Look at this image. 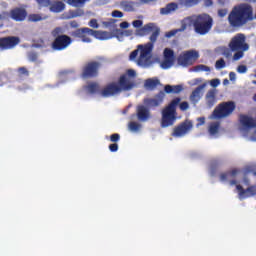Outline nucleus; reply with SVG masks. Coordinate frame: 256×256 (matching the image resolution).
Listing matches in <instances>:
<instances>
[{
    "instance_id": "1",
    "label": "nucleus",
    "mask_w": 256,
    "mask_h": 256,
    "mask_svg": "<svg viewBox=\"0 0 256 256\" xmlns=\"http://www.w3.org/2000/svg\"><path fill=\"white\" fill-rule=\"evenodd\" d=\"M150 33H152L149 37L150 42L145 45H138V49L132 51L129 56L130 60L133 61L134 59H137V55H139L140 51L137 63L141 66L149 63V55H151V51H153V47L155 43H157L159 35H161V28H159L155 23H148L136 31V35H138V37H145Z\"/></svg>"
},
{
    "instance_id": "2",
    "label": "nucleus",
    "mask_w": 256,
    "mask_h": 256,
    "mask_svg": "<svg viewBox=\"0 0 256 256\" xmlns=\"http://www.w3.org/2000/svg\"><path fill=\"white\" fill-rule=\"evenodd\" d=\"M249 21H253V6L249 4H240L234 6L228 15V22L230 27H243Z\"/></svg>"
},
{
    "instance_id": "3",
    "label": "nucleus",
    "mask_w": 256,
    "mask_h": 256,
    "mask_svg": "<svg viewBox=\"0 0 256 256\" xmlns=\"http://www.w3.org/2000/svg\"><path fill=\"white\" fill-rule=\"evenodd\" d=\"M71 37L80 39L83 43H91L90 37H95L99 41H108V39H113V33L84 27L71 32Z\"/></svg>"
},
{
    "instance_id": "4",
    "label": "nucleus",
    "mask_w": 256,
    "mask_h": 256,
    "mask_svg": "<svg viewBox=\"0 0 256 256\" xmlns=\"http://www.w3.org/2000/svg\"><path fill=\"white\" fill-rule=\"evenodd\" d=\"M181 103V98H174L167 106L162 110L161 127H173L175 121H177V107Z\"/></svg>"
},
{
    "instance_id": "5",
    "label": "nucleus",
    "mask_w": 256,
    "mask_h": 256,
    "mask_svg": "<svg viewBox=\"0 0 256 256\" xmlns=\"http://www.w3.org/2000/svg\"><path fill=\"white\" fill-rule=\"evenodd\" d=\"M63 33L64 30L62 27H56L52 30L51 35L55 38L52 42L53 51H64V49H67L73 43L71 37Z\"/></svg>"
},
{
    "instance_id": "6",
    "label": "nucleus",
    "mask_w": 256,
    "mask_h": 256,
    "mask_svg": "<svg viewBox=\"0 0 256 256\" xmlns=\"http://www.w3.org/2000/svg\"><path fill=\"white\" fill-rule=\"evenodd\" d=\"M236 108L237 105L233 101L222 102L215 107L210 119H227L233 115Z\"/></svg>"
},
{
    "instance_id": "7",
    "label": "nucleus",
    "mask_w": 256,
    "mask_h": 256,
    "mask_svg": "<svg viewBox=\"0 0 256 256\" xmlns=\"http://www.w3.org/2000/svg\"><path fill=\"white\" fill-rule=\"evenodd\" d=\"M193 28L197 35H207L213 28V18L207 14L199 15L193 21Z\"/></svg>"
},
{
    "instance_id": "8",
    "label": "nucleus",
    "mask_w": 256,
    "mask_h": 256,
    "mask_svg": "<svg viewBox=\"0 0 256 256\" xmlns=\"http://www.w3.org/2000/svg\"><path fill=\"white\" fill-rule=\"evenodd\" d=\"M137 77V72L133 69H128L125 74H122L117 82L118 87L120 88V93L122 91H131L137 87L135 78Z\"/></svg>"
},
{
    "instance_id": "9",
    "label": "nucleus",
    "mask_w": 256,
    "mask_h": 256,
    "mask_svg": "<svg viewBox=\"0 0 256 256\" xmlns=\"http://www.w3.org/2000/svg\"><path fill=\"white\" fill-rule=\"evenodd\" d=\"M99 69H101V62H88L83 66L80 77L82 79H93L99 75Z\"/></svg>"
},
{
    "instance_id": "10",
    "label": "nucleus",
    "mask_w": 256,
    "mask_h": 256,
    "mask_svg": "<svg viewBox=\"0 0 256 256\" xmlns=\"http://www.w3.org/2000/svg\"><path fill=\"white\" fill-rule=\"evenodd\" d=\"M245 35L244 34H236L228 44V47L231 51H248L249 44L245 43Z\"/></svg>"
},
{
    "instance_id": "11",
    "label": "nucleus",
    "mask_w": 256,
    "mask_h": 256,
    "mask_svg": "<svg viewBox=\"0 0 256 256\" xmlns=\"http://www.w3.org/2000/svg\"><path fill=\"white\" fill-rule=\"evenodd\" d=\"M19 43H21V38L17 36L2 37L0 38V49L1 51H9V49H15Z\"/></svg>"
},
{
    "instance_id": "12",
    "label": "nucleus",
    "mask_w": 256,
    "mask_h": 256,
    "mask_svg": "<svg viewBox=\"0 0 256 256\" xmlns=\"http://www.w3.org/2000/svg\"><path fill=\"white\" fill-rule=\"evenodd\" d=\"M191 129H193V122H191V120H185L178 126L174 127L172 137H185V135H187Z\"/></svg>"
},
{
    "instance_id": "13",
    "label": "nucleus",
    "mask_w": 256,
    "mask_h": 256,
    "mask_svg": "<svg viewBox=\"0 0 256 256\" xmlns=\"http://www.w3.org/2000/svg\"><path fill=\"white\" fill-rule=\"evenodd\" d=\"M121 93V89L117 82H112L107 84L102 90H100L101 97H115V95H119Z\"/></svg>"
},
{
    "instance_id": "14",
    "label": "nucleus",
    "mask_w": 256,
    "mask_h": 256,
    "mask_svg": "<svg viewBox=\"0 0 256 256\" xmlns=\"http://www.w3.org/2000/svg\"><path fill=\"white\" fill-rule=\"evenodd\" d=\"M197 59H199V52L190 50L178 57V63L185 67L187 65H191V61H197Z\"/></svg>"
},
{
    "instance_id": "15",
    "label": "nucleus",
    "mask_w": 256,
    "mask_h": 256,
    "mask_svg": "<svg viewBox=\"0 0 256 256\" xmlns=\"http://www.w3.org/2000/svg\"><path fill=\"white\" fill-rule=\"evenodd\" d=\"M163 101H165V91L160 90L154 98H146L144 99L145 105L147 107L153 108V107H159L160 105H163Z\"/></svg>"
},
{
    "instance_id": "16",
    "label": "nucleus",
    "mask_w": 256,
    "mask_h": 256,
    "mask_svg": "<svg viewBox=\"0 0 256 256\" xmlns=\"http://www.w3.org/2000/svg\"><path fill=\"white\" fill-rule=\"evenodd\" d=\"M136 117L138 121L145 123V121H149V119H151V110L149 107L140 104L136 107Z\"/></svg>"
},
{
    "instance_id": "17",
    "label": "nucleus",
    "mask_w": 256,
    "mask_h": 256,
    "mask_svg": "<svg viewBox=\"0 0 256 256\" xmlns=\"http://www.w3.org/2000/svg\"><path fill=\"white\" fill-rule=\"evenodd\" d=\"M173 61H175V52L169 48L164 49V61L161 63L162 69H170L173 66Z\"/></svg>"
},
{
    "instance_id": "18",
    "label": "nucleus",
    "mask_w": 256,
    "mask_h": 256,
    "mask_svg": "<svg viewBox=\"0 0 256 256\" xmlns=\"http://www.w3.org/2000/svg\"><path fill=\"white\" fill-rule=\"evenodd\" d=\"M236 189L239 199H247L248 197H254V195H256V186H249L247 189H244L243 186L237 184Z\"/></svg>"
},
{
    "instance_id": "19",
    "label": "nucleus",
    "mask_w": 256,
    "mask_h": 256,
    "mask_svg": "<svg viewBox=\"0 0 256 256\" xmlns=\"http://www.w3.org/2000/svg\"><path fill=\"white\" fill-rule=\"evenodd\" d=\"M10 17L13 21H25L27 19V10L25 8H14L10 11Z\"/></svg>"
},
{
    "instance_id": "20",
    "label": "nucleus",
    "mask_w": 256,
    "mask_h": 256,
    "mask_svg": "<svg viewBox=\"0 0 256 256\" xmlns=\"http://www.w3.org/2000/svg\"><path fill=\"white\" fill-rule=\"evenodd\" d=\"M203 0H178V3L181 7H186L187 9H191V7L197 6V4ZM206 7H211L213 5V0H205Z\"/></svg>"
},
{
    "instance_id": "21",
    "label": "nucleus",
    "mask_w": 256,
    "mask_h": 256,
    "mask_svg": "<svg viewBox=\"0 0 256 256\" xmlns=\"http://www.w3.org/2000/svg\"><path fill=\"white\" fill-rule=\"evenodd\" d=\"M239 121H240L242 127H244V129H255V127H256L255 119H253L252 117H249L245 114L240 115Z\"/></svg>"
},
{
    "instance_id": "22",
    "label": "nucleus",
    "mask_w": 256,
    "mask_h": 256,
    "mask_svg": "<svg viewBox=\"0 0 256 256\" xmlns=\"http://www.w3.org/2000/svg\"><path fill=\"white\" fill-rule=\"evenodd\" d=\"M110 141L112 144L109 145V151H111V153H117V151H119V144L117 143L121 141V135L119 133L110 135Z\"/></svg>"
},
{
    "instance_id": "23",
    "label": "nucleus",
    "mask_w": 256,
    "mask_h": 256,
    "mask_svg": "<svg viewBox=\"0 0 256 256\" xmlns=\"http://www.w3.org/2000/svg\"><path fill=\"white\" fill-rule=\"evenodd\" d=\"M205 89V84L198 86L190 95V101L195 105L201 101V92Z\"/></svg>"
},
{
    "instance_id": "24",
    "label": "nucleus",
    "mask_w": 256,
    "mask_h": 256,
    "mask_svg": "<svg viewBox=\"0 0 256 256\" xmlns=\"http://www.w3.org/2000/svg\"><path fill=\"white\" fill-rule=\"evenodd\" d=\"M217 92L215 91V89L209 90L206 93V105L207 107H209V109H211V107H213L216 103H217Z\"/></svg>"
},
{
    "instance_id": "25",
    "label": "nucleus",
    "mask_w": 256,
    "mask_h": 256,
    "mask_svg": "<svg viewBox=\"0 0 256 256\" xmlns=\"http://www.w3.org/2000/svg\"><path fill=\"white\" fill-rule=\"evenodd\" d=\"M137 5V2H133L130 0H122L120 2V7L123 9V11H126V13H131L135 11V6Z\"/></svg>"
},
{
    "instance_id": "26",
    "label": "nucleus",
    "mask_w": 256,
    "mask_h": 256,
    "mask_svg": "<svg viewBox=\"0 0 256 256\" xmlns=\"http://www.w3.org/2000/svg\"><path fill=\"white\" fill-rule=\"evenodd\" d=\"M160 81L158 78H149L145 80L144 87L148 91H154V89H157V86L160 85Z\"/></svg>"
},
{
    "instance_id": "27",
    "label": "nucleus",
    "mask_w": 256,
    "mask_h": 256,
    "mask_svg": "<svg viewBox=\"0 0 256 256\" xmlns=\"http://www.w3.org/2000/svg\"><path fill=\"white\" fill-rule=\"evenodd\" d=\"M179 9V4L175 2H171L166 5V7L160 9L161 15H169V13H173V11H177Z\"/></svg>"
},
{
    "instance_id": "28",
    "label": "nucleus",
    "mask_w": 256,
    "mask_h": 256,
    "mask_svg": "<svg viewBox=\"0 0 256 256\" xmlns=\"http://www.w3.org/2000/svg\"><path fill=\"white\" fill-rule=\"evenodd\" d=\"M183 91V85H166L164 87V93L170 94L174 93L175 95L181 93Z\"/></svg>"
},
{
    "instance_id": "29",
    "label": "nucleus",
    "mask_w": 256,
    "mask_h": 256,
    "mask_svg": "<svg viewBox=\"0 0 256 256\" xmlns=\"http://www.w3.org/2000/svg\"><path fill=\"white\" fill-rule=\"evenodd\" d=\"M241 170L233 169L230 172L220 174V181H229V179H233V177H237Z\"/></svg>"
},
{
    "instance_id": "30",
    "label": "nucleus",
    "mask_w": 256,
    "mask_h": 256,
    "mask_svg": "<svg viewBox=\"0 0 256 256\" xmlns=\"http://www.w3.org/2000/svg\"><path fill=\"white\" fill-rule=\"evenodd\" d=\"M49 10L52 13H61L62 11H65V3L61 2V1H56V2L52 3Z\"/></svg>"
},
{
    "instance_id": "31",
    "label": "nucleus",
    "mask_w": 256,
    "mask_h": 256,
    "mask_svg": "<svg viewBox=\"0 0 256 256\" xmlns=\"http://www.w3.org/2000/svg\"><path fill=\"white\" fill-rule=\"evenodd\" d=\"M220 51H221V55L225 57L227 61H231V59H233V51L235 50H231V48H227L224 46L220 48Z\"/></svg>"
},
{
    "instance_id": "32",
    "label": "nucleus",
    "mask_w": 256,
    "mask_h": 256,
    "mask_svg": "<svg viewBox=\"0 0 256 256\" xmlns=\"http://www.w3.org/2000/svg\"><path fill=\"white\" fill-rule=\"evenodd\" d=\"M87 89L89 91V93H91L92 95L95 93H99L101 92V90H99V84L92 82L90 84H88Z\"/></svg>"
},
{
    "instance_id": "33",
    "label": "nucleus",
    "mask_w": 256,
    "mask_h": 256,
    "mask_svg": "<svg viewBox=\"0 0 256 256\" xmlns=\"http://www.w3.org/2000/svg\"><path fill=\"white\" fill-rule=\"evenodd\" d=\"M220 125L221 124L219 122L211 123L210 126H209V133H210V135H217V133H219Z\"/></svg>"
},
{
    "instance_id": "34",
    "label": "nucleus",
    "mask_w": 256,
    "mask_h": 256,
    "mask_svg": "<svg viewBox=\"0 0 256 256\" xmlns=\"http://www.w3.org/2000/svg\"><path fill=\"white\" fill-rule=\"evenodd\" d=\"M68 5H71L72 7H79V5H85L87 3V0H63Z\"/></svg>"
},
{
    "instance_id": "35",
    "label": "nucleus",
    "mask_w": 256,
    "mask_h": 256,
    "mask_svg": "<svg viewBox=\"0 0 256 256\" xmlns=\"http://www.w3.org/2000/svg\"><path fill=\"white\" fill-rule=\"evenodd\" d=\"M28 21L31 23H37L39 21H43V17L40 14H30L28 16Z\"/></svg>"
},
{
    "instance_id": "36",
    "label": "nucleus",
    "mask_w": 256,
    "mask_h": 256,
    "mask_svg": "<svg viewBox=\"0 0 256 256\" xmlns=\"http://www.w3.org/2000/svg\"><path fill=\"white\" fill-rule=\"evenodd\" d=\"M194 71L196 72L205 71L206 73H209V71H211V68L209 66L200 64L194 67Z\"/></svg>"
},
{
    "instance_id": "37",
    "label": "nucleus",
    "mask_w": 256,
    "mask_h": 256,
    "mask_svg": "<svg viewBox=\"0 0 256 256\" xmlns=\"http://www.w3.org/2000/svg\"><path fill=\"white\" fill-rule=\"evenodd\" d=\"M17 73L19 77H29V70L26 67H19Z\"/></svg>"
},
{
    "instance_id": "38",
    "label": "nucleus",
    "mask_w": 256,
    "mask_h": 256,
    "mask_svg": "<svg viewBox=\"0 0 256 256\" xmlns=\"http://www.w3.org/2000/svg\"><path fill=\"white\" fill-rule=\"evenodd\" d=\"M244 53L245 50H236V53L232 56L233 61H239L240 59H243Z\"/></svg>"
},
{
    "instance_id": "39",
    "label": "nucleus",
    "mask_w": 256,
    "mask_h": 256,
    "mask_svg": "<svg viewBox=\"0 0 256 256\" xmlns=\"http://www.w3.org/2000/svg\"><path fill=\"white\" fill-rule=\"evenodd\" d=\"M40 7H50L53 4V0H36Z\"/></svg>"
},
{
    "instance_id": "40",
    "label": "nucleus",
    "mask_w": 256,
    "mask_h": 256,
    "mask_svg": "<svg viewBox=\"0 0 256 256\" xmlns=\"http://www.w3.org/2000/svg\"><path fill=\"white\" fill-rule=\"evenodd\" d=\"M225 67H226L225 59L220 58L216 61L215 63L216 69H225Z\"/></svg>"
},
{
    "instance_id": "41",
    "label": "nucleus",
    "mask_w": 256,
    "mask_h": 256,
    "mask_svg": "<svg viewBox=\"0 0 256 256\" xmlns=\"http://www.w3.org/2000/svg\"><path fill=\"white\" fill-rule=\"evenodd\" d=\"M129 129H130V131H139V129H141V124H139L137 122H130Z\"/></svg>"
},
{
    "instance_id": "42",
    "label": "nucleus",
    "mask_w": 256,
    "mask_h": 256,
    "mask_svg": "<svg viewBox=\"0 0 256 256\" xmlns=\"http://www.w3.org/2000/svg\"><path fill=\"white\" fill-rule=\"evenodd\" d=\"M28 59L32 63H35V61H37V59H39V56L37 55L36 52H30V53H28Z\"/></svg>"
},
{
    "instance_id": "43",
    "label": "nucleus",
    "mask_w": 256,
    "mask_h": 256,
    "mask_svg": "<svg viewBox=\"0 0 256 256\" xmlns=\"http://www.w3.org/2000/svg\"><path fill=\"white\" fill-rule=\"evenodd\" d=\"M89 27H92V29H99V22H97V19H91L88 23Z\"/></svg>"
},
{
    "instance_id": "44",
    "label": "nucleus",
    "mask_w": 256,
    "mask_h": 256,
    "mask_svg": "<svg viewBox=\"0 0 256 256\" xmlns=\"http://www.w3.org/2000/svg\"><path fill=\"white\" fill-rule=\"evenodd\" d=\"M210 85L211 87H219V85H221V80H219V78H215V79H212L210 81Z\"/></svg>"
},
{
    "instance_id": "45",
    "label": "nucleus",
    "mask_w": 256,
    "mask_h": 256,
    "mask_svg": "<svg viewBox=\"0 0 256 256\" xmlns=\"http://www.w3.org/2000/svg\"><path fill=\"white\" fill-rule=\"evenodd\" d=\"M179 30H171L169 32H166L165 37H167V39H171V37H175V35H177Z\"/></svg>"
},
{
    "instance_id": "46",
    "label": "nucleus",
    "mask_w": 256,
    "mask_h": 256,
    "mask_svg": "<svg viewBox=\"0 0 256 256\" xmlns=\"http://www.w3.org/2000/svg\"><path fill=\"white\" fill-rule=\"evenodd\" d=\"M180 107V111H187V109H189V102H182L179 104Z\"/></svg>"
},
{
    "instance_id": "47",
    "label": "nucleus",
    "mask_w": 256,
    "mask_h": 256,
    "mask_svg": "<svg viewBox=\"0 0 256 256\" xmlns=\"http://www.w3.org/2000/svg\"><path fill=\"white\" fill-rule=\"evenodd\" d=\"M133 27L139 29V27H143V20H134L132 22Z\"/></svg>"
},
{
    "instance_id": "48",
    "label": "nucleus",
    "mask_w": 256,
    "mask_h": 256,
    "mask_svg": "<svg viewBox=\"0 0 256 256\" xmlns=\"http://www.w3.org/2000/svg\"><path fill=\"white\" fill-rule=\"evenodd\" d=\"M112 17H116L118 19H121V17H123V12L119 11V10H114L112 12Z\"/></svg>"
},
{
    "instance_id": "49",
    "label": "nucleus",
    "mask_w": 256,
    "mask_h": 256,
    "mask_svg": "<svg viewBox=\"0 0 256 256\" xmlns=\"http://www.w3.org/2000/svg\"><path fill=\"white\" fill-rule=\"evenodd\" d=\"M237 71H238V73H247V66H245V65H239V66L237 67Z\"/></svg>"
},
{
    "instance_id": "50",
    "label": "nucleus",
    "mask_w": 256,
    "mask_h": 256,
    "mask_svg": "<svg viewBox=\"0 0 256 256\" xmlns=\"http://www.w3.org/2000/svg\"><path fill=\"white\" fill-rule=\"evenodd\" d=\"M218 15L219 17H225V15H227V10L226 9L218 10Z\"/></svg>"
},
{
    "instance_id": "51",
    "label": "nucleus",
    "mask_w": 256,
    "mask_h": 256,
    "mask_svg": "<svg viewBox=\"0 0 256 256\" xmlns=\"http://www.w3.org/2000/svg\"><path fill=\"white\" fill-rule=\"evenodd\" d=\"M121 29H128L129 28V22H121L120 23Z\"/></svg>"
},
{
    "instance_id": "52",
    "label": "nucleus",
    "mask_w": 256,
    "mask_h": 256,
    "mask_svg": "<svg viewBox=\"0 0 256 256\" xmlns=\"http://www.w3.org/2000/svg\"><path fill=\"white\" fill-rule=\"evenodd\" d=\"M124 35L125 37H131V35H133V30H125Z\"/></svg>"
},
{
    "instance_id": "53",
    "label": "nucleus",
    "mask_w": 256,
    "mask_h": 256,
    "mask_svg": "<svg viewBox=\"0 0 256 256\" xmlns=\"http://www.w3.org/2000/svg\"><path fill=\"white\" fill-rule=\"evenodd\" d=\"M230 81H234L235 79V72H230L229 73Z\"/></svg>"
},
{
    "instance_id": "54",
    "label": "nucleus",
    "mask_w": 256,
    "mask_h": 256,
    "mask_svg": "<svg viewBox=\"0 0 256 256\" xmlns=\"http://www.w3.org/2000/svg\"><path fill=\"white\" fill-rule=\"evenodd\" d=\"M217 165H219V162L217 160L211 162V167H217Z\"/></svg>"
},
{
    "instance_id": "55",
    "label": "nucleus",
    "mask_w": 256,
    "mask_h": 256,
    "mask_svg": "<svg viewBox=\"0 0 256 256\" xmlns=\"http://www.w3.org/2000/svg\"><path fill=\"white\" fill-rule=\"evenodd\" d=\"M198 121H200V125L205 124V118H203V117L198 118Z\"/></svg>"
},
{
    "instance_id": "56",
    "label": "nucleus",
    "mask_w": 256,
    "mask_h": 256,
    "mask_svg": "<svg viewBox=\"0 0 256 256\" xmlns=\"http://www.w3.org/2000/svg\"><path fill=\"white\" fill-rule=\"evenodd\" d=\"M71 27H74V28L79 27V24H77L76 21L71 22Z\"/></svg>"
},
{
    "instance_id": "57",
    "label": "nucleus",
    "mask_w": 256,
    "mask_h": 256,
    "mask_svg": "<svg viewBox=\"0 0 256 256\" xmlns=\"http://www.w3.org/2000/svg\"><path fill=\"white\" fill-rule=\"evenodd\" d=\"M223 85H229V79H224L223 80Z\"/></svg>"
},
{
    "instance_id": "58",
    "label": "nucleus",
    "mask_w": 256,
    "mask_h": 256,
    "mask_svg": "<svg viewBox=\"0 0 256 256\" xmlns=\"http://www.w3.org/2000/svg\"><path fill=\"white\" fill-rule=\"evenodd\" d=\"M230 185H237V180H230Z\"/></svg>"
},
{
    "instance_id": "59",
    "label": "nucleus",
    "mask_w": 256,
    "mask_h": 256,
    "mask_svg": "<svg viewBox=\"0 0 256 256\" xmlns=\"http://www.w3.org/2000/svg\"><path fill=\"white\" fill-rule=\"evenodd\" d=\"M248 3H256V0H246Z\"/></svg>"
},
{
    "instance_id": "60",
    "label": "nucleus",
    "mask_w": 256,
    "mask_h": 256,
    "mask_svg": "<svg viewBox=\"0 0 256 256\" xmlns=\"http://www.w3.org/2000/svg\"><path fill=\"white\" fill-rule=\"evenodd\" d=\"M218 3H220V5H224V2L219 0Z\"/></svg>"
},
{
    "instance_id": "61",
    "label": "nucleus",
    "mask_w": 256,
    "mask_h": 256,
    "mask_svg": "<svg viewBox=\"0 0 256 256\" xmlns=\"http://www.w3.org/2000/svg\"><path fill=\"white\" fill-rule=\"evenodd\" d=\"M185 28H186V26H185V25H183V26H182V31H185Z\"/></svg>"
},
{
    "instance_id": "62",
    "label": "nucleus",
    "mask_w": 256,
    "mask_h": 256,
    "mask_svg": "<svg viewBox=\"0 0 256 256\" xmlns=\"http://www.w3.org/2000/svg\"><path fill=\"white\" fill-rule=\"evenodd\" d=\"M253 84L256 85V80L253 81Z\"/></svg>"
}]
</instances>
